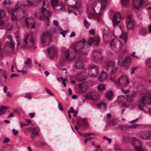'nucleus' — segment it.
Returning a JSON list of instances; mask_svg holds the SVG:
<instances>
[{
  "mask_svg": "<svg viewBox=\"0 0 151 151\" xmlns=\"http://www.w3.org/2000/svg\"><path fill=\"white\" fill-rule=\"evenodd\" d=\"M33 4V3L32 2L30 1H28V3L27 4L23 3H18L15 7L11 10V14L12 20L15 21L18 19L16 13L18 10H22L24 8H27L28 6L32 5Z\"/></svg>",
  "mask_w": 151,
  "mask_h": 151,
  "instance_id": "1",
  "label": "nucleus"
},
{
  "mask_svg": "<svg viewBox=\"0 0 151 151\" xmlns=\"http://www.w3.org/2000/svg\"><path fill=\"white\" fill-rule=\"evenodd\" d=\"M86 43L84 40H80L77 42L74 48L75 52H79L82 55H86L88 53L89 48L86 45Z\"/></svg>",
  "mask_w": 151,
  "mask_h": 151,
  "instance_id": "2",
  "label": "nucleus"
},
{
  "mask_svg": "<svg viewBox=\"0 0 151 151\" xmlns=\"http://www.w3.org/2000/svg\"><path fill=\"white\" fill-rule=\"evenodd\" d=\"M18 37V36L16 37L17 38L16 41L17 42V44L22 48L25 47L26 45L28 47H32L34 44V39L31 35H29L25 36L23 41L21 43L19 42Z\"/></svg>",
  "mask_w": 151,
  "mask_h": 151,
  "instance_id": "3",
  "label": "nucleus"
},
{
  "mask_svg": "<svg viewBox=\"0 0 151 151\" xmlns=\"http://www.w3.org/2000/svg\"><path fill=\"white\" fill-rule=\"evenodd\" d=\"M46 1L45 0L43 3V6L41 8L40 13L43 15L44 17V20L45 22V24L47 26L49 25V17L50 16V13L44 7Z\"/></svg>",
  "mask_w": 151,
  "mask_h": 151,
  "instance_id": "4",
  "label": "nucleus"
},
{
  "mask_svg": "<svg viewBox=\"0 0 151 151\" xmlns=\"http://www.w3.org/2000/svg\"><path fill=\"white\" fill-rule=\"evenodd\" d=\"M51 37L50 33L48 32H45L41 35L40 41L43 46L48 45L50 42Z\"/></svg>",
  "mask_w": 151,
  "mask_h": 151,
  "instance_id": "5",
  "label": "nucleus"
},
{
  "mask_svg": "<svg viewBox=\"0 0 151 151\" xmlns=\"http://www.w3.org/2000/svg\"><path fill=\"white\" fill-rule=\"evenodd\" d=\"M140 101L143 106L147 104L151 105V92H147L142 97Z\"/></svg>",
  "mask_w": 151,
  "mask_h": 151,
  "instance_id": "6",
  "label": "nucleus"
},
{
  "mask_svg": "<svg viewBox=\"0 0 151 151\" xmlns=\"http://www.w3.org/2000/svg\"><path fill=\"white\" fill-rule=\"evenodd\" d=\"M118 69V67H115L114 63L113 61L107 62L105 68V70L107 72L111 70L110 73L112 74L115 73Z\"/></svg>",
  "mask_w": 151,
  "mask_h": 151,
  "instance_id": "7",
  "label": "nucleus"
},
{
  "mask_svg": "<svg viewBox=\"0 0 151 151\" xmlns=\"http://www.w3.org/2000/svg\"><path fill=\"white\" fill-rule=\"evenodd\" d=\"M98 68L96 66L92 67L89 69L88 74L91 78H95L98 75Z\"/></svg>",
  "mask_w": 151,
  "mask_h": 151,
  "instance_id": "8",
  "label": "nucleus"
},
{
  "mask_svg": "<svg viewBox=\"0 0 151 151\" xmlns=\"http://www.w3.org/2000/svg\"><path fill=\"white\" fill-rule=\"evenodd\" d=\"M92 55L95 62L98 63H100L102 61L103 58L100 52L93 51L92 53Z\"/></svg>",
  "mask_w": 151,
  "mask_h": 151,
  "instance_id": "9",
  "label": "nucleus"
},
{
  "mask_svg": "<svg viewBox=\"0 0 151 151\" xmlns=\"http://www.w3.org/2000/svg\"><path fill=\"white\" fill-rule=\"evenodd\" d=\"M110 45L114 48H117L120 47L122 45L119 40L116 38H114L110 43Z\"/></svg>",
  "mask_w": 151,
  "mask_h": 151,
  "instance_id": "10",
  "label": "nucleus"
},
{
  "mask_svg": "<svg viewBox=\"0 0 151 151\" xmlns=\"http://www.w3.org/2000/svg\"><path fill=\"white\" fill-rule=\"evenodd\" d=\"M99 38L96 36L93 37H90L89 39V41L87 42V44L89 45H91L93 44L94 45H97L99 43Z\"/></svg>",
  "mask_w": 151,
  "mask_h": 151,
  "instance_id": "11",
  "label": "nucleus"
},
{
  "mask_svg": "<svg viewBox=\"0 0 151 151\" xmlns=\"http://www.w3.org/2000/svg\"><path fill=\"white\" fill-rule=\"evenodd\" d=\"M121 18L120 14L119 12H117L114 15L112 19L113 25L114 26L118 24Z\"/></svg>",
  "mask_w": 151,
  "mask_h": 151,
  "instance_id": "12",
  "label": "nucleus"
},
{
  "mask_svg": "<svg viewBox=\"0 0 151 151\" xmlns=\"http://www.w3.org/2000/svg\"><path fill=\"white\" fill-rule=\"evenodd\" d=\"M34 19L33 18H27L25 19V24L27 27L29 28L30 27V25H31V28H33L34 27L35 25V22L33 21Z\"/></svg>",
  "mask_w": 151,
  "mask_h": 151,
  "instance_id": "13",
  "label": "nucleus"
},
{
  "mask_svg": "<svg viewBox=\"0 0 151 151\" xmlns=\"http://www.w3.org/2000/svg\"><path fill=\"white\" fill-rule=\"evenodd\" d=\"M143 0H134L133 6L134 8L138 9L141 7L143 4Z\"/></svg>",
  "mask_w": 151,
  "mask_h": 151,
  "instance_id": "14",
  "label": "nucleus"
},
{
  "mask_svg": "<svg viewBox=\"0 0 151 151\" xmlns=\"http://www.w3.org/2000/svg\"><path fill=\"white\" fill-rule=\"evenodd\" d=\"M57 49L53 47H51L48 48L47 50L48 54L51 58H52L55 55Z\"/></svg>",
  "mask_w": 151,
  "mask_h": 151,
  "instance_id": "15",
  "label": "nucleus"
},
{
  "mask_svg": "<svg viewBox=\"0 0 151 151\" xmlns=\"http://www.w3.org/2000/svg\"><path fill=\"white\" fill-rule=\"evenodd\" d=\"M131 59L130 57L126 58L124 61H122L120 63V65L122 66H126L128 67L130 64Z\"/></svg>",
  "mask_w": 151,
  "mask_h": 151,
  "instance_id": "16",
  "label": "nucleus"
},
{
  "mask_svg": "<svg viewBox=\"0 0 151 151\" xmlns=\"http://www.w3.org/2000/svg\"><path fill=\"white\" fill-rule=\"evenodd\" d=\"M70 3L72 4L70 5V7L74 9H78L81 5V3L77 0H71Z\"/></svg>",
  "mask_w": 151,
  "mask_h": 151,
  "instance_id": "17",
  "label": "nucleus"
},
{
  "mask_svg": "<svg viewBox=\"0 0 151 151\" xmlns=\"http://www.w3.org/2000/svg\"><path fill=\"white\" fill-rule=\"evenodd\" d=\"M108 75L107 73L103 70L98 77V80L100 81L103 82L105 81Z\"/></svg>",
  "mask_w": 151,
  "mask_h": 151,
  "instance_id": "18",
  "label": "nucleus"
},
{
  "mask_svg": "<svg viewBox=\"0 0 151 151\" xmlns=\"http://www.w3.org/2000/svg\"><path fill=\"white\" fill-rule=\"evenodd\" d=\"M75 65L77 68L79 69L83 68V65L82 63V60L81 57H79L77 60H76Z\"/></svg>",
  "mask_w": 151,
  "mask_h": 151,
  "instance_id": "19",
  "label": "nucleus"
},
{
  "mask_svg": "<svg viewBox=\"0 0 151 151\" xmlns=\"http://www.w3.org/2000/svg\"><path fill=\"white\" fill-rule=\"evenodd\" d=\"M127 76L125 75H123L121 76L117 80V82L115 83V84L117 86H119L124 82Z\"/></svg>",
  "mask_w": 151,
  "mask_h": 151,
  "instance_id": "20",
  "label": "nucleus"
},
{
  "mask_svg": "<svg viewBox=\"0 0 151 151\" xmlns=\"http://www.w3.org/2000/svg\"><path fill=\"white\" fill-rule=\"evenodd\" d=\"M40 129L38 127L34 128L32 132L31 137L32 138H34L37 135L40 131Z\"/></svg>",
  "mask_w": 151,
  "mask_h": 151,
  "instance_id": "21",
  "label": "nucleus"
},
{
  "mask_svg": "<svg viewBox=\"0 0 151 151\" xmlns=\"http://www.w3.org/2000/svg\"><path fill=\"white\" fill-rule=\"evenodd\" d=\"M65 6V4L62 2H60L59 4H58L56 6L55 10L63 11Z\"/></svg>",
  "mask_w": 151,
  "mask_h": 151,
  "instance_id": "22",
  "label": "nucleus"
},
{
  "mask_svg": "<svg viewBox=\"0 0 151 151\" xmlns=\"http://www.w3.org/2000/svg\"><path fill=\"white\" fill-rule=\"evenodd\" d=\"M89 95L90 98L92 100H98L100 98L99 94L96 92H91L89 93Z\"/></svg>",
  "mask_w": 151,
  "mask_h": 151,
  "instance_id": "23",
  "label": "nucleus"
},
{
  "mask_svg": "<svg viewBox=\"0 0 151 151\" xmlns=\"http://www.w3.org/2000/svg\"><path fill=\"white\" fill-rule=\"evenodd\" d=\"M65 59L68 60L72 59L74 57V54L72 53H70L69 50L67 49L65 53Z\"/></svg>",
  "mask_w": 151,
  "mask_h": 151,
  "instance_id": "24",
  "label": "nucleus"
},
{
  "mask_svg": "<svg viewBox=\"0 0 151 151\" xmlns=\"http://www.w3.org/2000/svg\"><path fill=\"white\" fill-rule=\"evenodd\" d=\"M6 75L3 70L0 69V81H6Z\"/></svg>",
  "mask_w": 151,
  "mask_h": 151,
  "instance_id": "25",
  "label": "nucleus"
},
{
  "mask_svg": "<svg viewBox=\"0 0 151 151\" xmlns=\"http://www.w3.org/2000/svg\"><path fill=\"white\" fill-rule=\"evenodd\" d=\"M128 22L127 24V27L128 29L133 30L134 29L133 27L134 25V21L128 18Z\"/></svg>",
  "mask_w": 151,
  "mask_h": 151,
  "instance_id": "26",
  "label": "nucleus"
},
{
  "mask_svg": "<svg viewBox=\"0 0 151 151\" xmlns=\"http://www.w3.org/2000/svg\"><path fill=\"white\" fill-rule=\"evenodd\" d=\"M131 144L134 147L135 146L141 145V143L140 141L135 138H133L132 139Z\"/></svg>",
  "mask_w": 151,
  "mask_h": 151,
  "instance_id": "27",
  "label": "nucleus"
},
{
  "mask_svg": "<svg viewBox=\"0 0 151 151\" xmlns=\"http://www.w3.org/2000/svg\"><path fill=\"white\" fill-rule=\"evenodd\" d=\"M78 123L80 124H82L84 126H87L88 125V123L86 119H81L78 121Z\"/></svg>",
  "mask_w": 151,
  "mask_h": 151,
  "instance_id": "28",
  "label": "nucleus"
},
{
  "mask_svg": "<svg viewBox=\"0 0 151 151\" xmlns=\"http://www.w3.org/2000/svg\"><path fill=\"white\" fill-rule=\"evenodd\" d=\"M127 33L126 32L122 33L119 36L120 38L123 40L125 43H126L127 41Z\"/></svg>",
  "mask_w": 151,
  "mask_h": 151,
  "instance_id": "29",
  "label": "nucleus"
},
{
  "mask_svg": "<svg viewBox=\"0 0 151 151\" xmlns=\"http://www.w3.org/2000/svg\"><path fill=\"white\" fill-rule=\"evenodd\" d=\"M78 86L79 88L82 92H84L86 91L88 89L87 87H86L83 83H79Z\"/></svg>",
  "mask_w": 151,
  "mask_h": 151,
  "instance_id": "30",
  "label": "nucleus"
},
{
  "mask_svg": "<svg viewBox=\"0 0 151 151\" xmlns=\"http://www.w3.org/2000/svg\"><path fill=\"white\" fill-rule=\"evenodd\" d=\"M142 139H149L151 138V132L150 131H148L147 132L146 134L141 137Z\"/></svg>",
  "mask_w": 151,
  "mask_h": 151,
  "instance_id": "31",
  "label": "nucleus"
},
{
  "mask_svg": "<svg viewBox=\"0 0 151 151\" xmlns=\"http://www.w3.org/2000/svg\"><path fill=\"white\" fill-rule=\"evenodd\" d=\"M30 63V60L27 59L26 61L24 62V66L23 68L24 69L27 71V69L29 67Z\"/></svg>",
  "mask_w": 151,
  "mask_h": 151,
  "instance_id": "32",
  "label": "nucleus"
},
{
  "mask_svg": "<svg viewBox=\"0 0 151 151\" xmlns=\"http://www.w3.org/2000/svg\"><path fill=\"white\" fill-rule=\"evenodd\" d=\"M113 94L111 91H107L106 93V97L109 99H111L113 97Z\"/></svg>",
  "mask_w": 151,
  "mask_h": 151,
  "instance_id": "33",
  "label": "nucleus"
},
{
  "mask_svg": "<svg viewBox=\"0 0 151 151\" xmlns=\"http://www.w3.org/2000/svg\"><path fill=\"white\" fill-rule=\"evenodd\" d=\"M129 82V78L127 76L124 82L122 83H121L119 86L122 87H126L128 85Z\"/></svg>",
  "mask_w": 151,
  "mask_h": 151,
  "instance_id": "34",
  "label": "nucleus"
},
{
  "mask_svg": "<svg viewBox=\"0 0 151 151\" xmlns=\"http://www.w3.org/2000/svg\"><path fill=\"white\" fill-rule=\"evenodd\" d=\"M6 109V107L4 106H1L0 107V116L5 113Z\"/></svg>",
  "mask_w": 151,
  "mask_h": 151,
  "instance_id": "35",
  "label": "nucleus"
},
{
  "mask_svg": "<svg viewBox=\"0 0 151 151\" xmlns=\"http://www.w3.org/2000/svg\"><path fill=\"white\" fill-rule=\"evenodd\" d=\"M5 15L4 12L3 11H0V19L3 17ZM4 21L0 19V26L3 25L4 24Z\"/></svg>",
  "mask_w": 151,
  "mask_h": 151,
  "instance_id": "36",
  "label": "nucleus"
},
{
  "mask_svg": "<svg viewBox=\"0 0 151 151\" xmlns=\"http://www.w3.org/2000/svg\"><path fill=\"white\" fill-rule=\"evenodd\" d=\"M94 12L96 14H94L92 13H90L88 16V17L89 19H92L97 18L98 13H96L95 11V10L93 9Z\"/></svg>",
  "mask_w": 151,
  "mask_h": 151,
  "instance_id": "37",
  "label": "nucleus"
},
{
  "mask_svg": "<svg viewBox=\"0 0 151 151\" xmlns=\"http://www.w3.org/2000/svg\"><path fill=\"white\" fill-rule=\"evenodd\" d=\"M51 4L52 5L54 9H55L56 7V6L58 4V0H51Z\"/></svg>",
  "mask_w": 151,
  "mask_h": 151,
  "instance_id": "38",
  "label": "nucleus"
},
{
  "mask_svg": "<svg viewBox=\"0 0 151 151\" xmlns=\"http://www.w3.org/2000/svg\"><path fill=\"white\" fill-rule=\"evenodd\" d=\"M7 46L12 49V51L14 50V43L13 41H10L9 43L7 44Z\"/></svg>",
  "mask_w": 151,
  "mask_h": 151,
  "instance_id": "39",
  "label": "nucleus"
},
{
  "mask_svg": "<svg viewBox=\"0 0 151 151\" xmlns=\"http://www.w3.org/2000/svg\"><path fill=\"white\" fill-rule=\"evenodd\" d=\"M141 145L135 146L134 147L135 150L137 151H145L142 148Z\"/></svg>",
  "mask_w": 151,
  "mask_h": 151,
  "instance_id": "40",
  "label": "nucleus"
},
{
  "mask_svg": "<svg viewBox=\"0 0 151 151\" xmlns=\"http://www.w3.org/2000/svg\"><path fill=\"white\" fill-rule=\"evenodd\" d=\"M97 88L99 90H101L105 89V86L104 84H101L98 86Z\"/></svg>",
  "mask_w": 151,
  "mask_h": 151,
  "instance_id": "41",
  "label": "nucleus"
},
{
  "mask_svg": "<svg viewBox=\"0 0 151 151\" xmlns=\"http://www.w3.org/2000/svg\"><path fill=\"white\" fill-rule=\"evenodd\" d=\"M125 99V97L123 96H119L117 98V101L119 102H120L123 100Z\"/></svg>",
  "mask_w": 151,
  "mask_h": 151,
  "instance_id": "42",
  "label": "nucleus"
},
{
  "mask_svg": "<svg viewBox=\"0 0 151 151\" xmlns=\"http://www.w3.org/2000/svg\"><path fill=\"white\" fill-rule=\"evenodd\" d=\"M103 38L104 40H107L110 38V36L108 34H104L103 35Z\"/></svg>",
  "mask_w": 151,
  "mask_h": 151,
  "instance_id": "43",
  "label": "nucleus"
},
{
  "mask_svg": "<svg viewBox=\"0 0 151 151\" xmlns=\"http://www.w3.org/2000/svg\"><path fill=\"white\" fill-rule=\"evenodd\" d=\"M86 86V87H87L88 89L89 88V87L91 86V81H88V82H85L83 83Z\"/></svg>",
  "mask_w": 151,
  "mask_h": 151,
  "instance_id": "44",
  "label": "nucleus"
},
{
  "mask_svg": "<svg viewBox=\"0 0 151 151\" xmlns=\"http://www.w3.org/2000/svg\"><path fill=\"white\" fill-rule=\"evenodd\" d=\"M83 22L86 27L87 28H88L90 24L86 19H84Z\"/></svg>",
  "mask_w": 151,
  "mask_h": 151,
  "instance_id": "45",
  "label": "nucleus"
},
{
  "mask_svg": "<svg viewBox=\"0 0 151 151\" xmlns=\"http://www.w3.org/2000/svg\"><path fill=\"white\" fill-rule=\"evenodd\" d=\"M45 89L47 94H49L51 96H54V95L53 93L51 92L48 88H45Z\"/></svg>",
  "mask_w": 151,
  "mask_h": 151,
  "instance_id": "46",
  "label": "nucleus"
},
{
  "mask_svg": "<svg viewBox=\"0 0 151 151\" xmlns=\"http://www.w3.org/2000/svg\"><path fill=\"white\" fill-rule=\"evenodd\" d=\"M102 106H105L106 104L105 103L102 104L100 103L99 104H97V107L99 109L102 107Z\"/></svg>",
  "mask_w": 151,
  "mask_h": 151,
  "instance_id": "47",
  "label": "nucleus"
},
{
  "mask_svg": "<svg viewBox=\"0 0 151 151\" xmlns=\"http://www.w3.org/2000/svg\"><path fill=\"white\" fill-rule=\"evenodd\" d=\"M12 25L11 24H8L7 28V29L9 30H11L12 29Z\"/></svg>",
  "mask_w": 151,
  "mask_h": 151,
  "instance_id": "48",
  "label": "nucleus"
},
{
  "mask_svg": "<svg viewBox=\"0 0 151 151\" xmlns=\"http://www.w3.org/2000/svg\"><path fill=\"white\" fill-rule=\"evenodd\" d=\"M11 3V1L8 0H6L4 1V5H8Z\"/></svg>",
  "mask_w": 151,
  "mask_h": 151,
  "instance_id": "49",
  "label": "nucleus"
},
{
  "mask_svg": "<svg viewBox=\"0 0 151 151\" xmlns=\"http://www.w3.org/2000/svg\"><path fill=\"white\" fill-rule=\"evenodd\" d=\"M25 96L26 97L28 98L29 99H31L32 98L31 96L29 93H25Z\"/></svg>",
  "mask_w": 151,
  "mask_h": 151,
  "instance_id": "50",
  "label": "nucleus"
},
{
  "mask_svg": "<svg viewBox=\"0 0 151 151\" xmlns=\"http://www.w3.org/2000/svg\"><path fill=\"white\" fill-rule=\"evenodd\" d=\"M132 95L127 96V100L129 102L131 101L132 98Z\"/></svg>",
  "mask_w": 151,
  "mask_h": 151,
  "instance_id": "51",
  "label": "nucleus"
},
{
  "mask_svg": "<svg viewBox=\"0 0 151 151\" xmlns=\"http://www.w3.org/2000/svg\"><path fill=\"white\" fill-rule=\"evenodd\" d=\"M103 139H104L107 140L108 141L109 143H110L111 141V139L105 136L103 137Z\"/></svg>",
  "mask_w": 151,
  "mask_h": 151,
  "instance_id": "52",
  "label": "nucleus"
},
{
  "mask_svg": "<svg viewBox=\"0 0 151 151\" xmlns=\"http://www.w3.org/2000/svg\"><path fill=\"white\" fill-rule=\"evenodd\" d=\"M122 3L123 5L127 4L129 1V0H121Z\"/></svg>",
  "mask_w": 151,
  "mask_h": 151,
  "instance_id": "53",
  "label": "nucleus"
},
{
  "mask_svg": "<svg viewBox=\"0 0 151 151\" xmlns=\"http://www.w3.org/2000/svg\"><path fill=\"white\" fill-rule=\"evenodd\" d=\"M74 111V109L73 107H71L68 112H69V113H73Z\"/></svg>",
  "mask_w": 151,
  "mask_h": 151,
  "instance_id": "54",
  "label": "nucleus"
},
{
  "mask_svg": "<svg viewBox=\"0 0 151 151\" xmlns=\"http://www.w3.org/2000/svg\"><path fill=\"white\" fill-rule=\"evenodd\" d=\"M123 55H119L118 58V63H119V64H120V61L122 59V58L123 57Z\"/></svg>",
  "mask_w": 151,
  "mask_h": 151,
  "instance_id": "55",
  "label": "nucleus"
},
{
  "mask_svg": "<svg viewBox=\"0 0 151 151\" xmlns=\"http://www.w3.org/2000/svg\"><path fill=\"white\" fill-rule=\"evenodd\" d=\"M13 134L14 135H16L18 133V131L14 129H13L12 130Z\"/></svg>",
  "mask_w": 151,
  "mask_h": 151,
  "instance_id": "56",
  "label": "nucleus"
},
{
  "mask_svg": "<svg viewBox=\"0 0 151 151\" xmlns=\"http://www.w3.org/2000/svg\"><path fill=\"white\" fill-rule=\"evenodd\" d=\"M58 108L60 110L62 111L63 110V108L60 103H59L58 104Z\"/></svg>",
  "mask_w": 151,
  "mask_h": 151,
  "instance_id": "57",
  "label": "nucleus"
},
{
  "mask_svg": "<svg viewBox=\"0 0 151 151\" xmlns=\"http://www.w3.org/2000/svg\"><path fill=\"white\" fill-rule=\"evenodd\" d=\"M35 17L39 19H40L41 18V16L40 14H39L38 13H35Z\"/></svg>",
  "mask_w": 151,
  "mask_h": 151,
  "instance_id": "58",
  "label": "nucleus"
},
{
  "mask_svg": "<svg viewBox=\"0 0 151 151\" xmlns=\"http://www.w3.org/2000/svg\"><path fill=\"white\" fill-rule=\"evenodd\" d=\"M91 35H93L95 34L94 30L93 29H92L89 31Z\"/></svg>",
  "mask_w": 151,
  "mask_h": 151,
  "instance_id": "59",
  "label": "nucleus"
},
{
  "mask_svg": "<svg viewBox=\"0 0 151 151\" xmlns=\"http://www.w3.org/2000/svg\"><path fill=\"white\" fill-rule=\"evenodd\" d=\"M9 141V139L8 138H5L4 139L3 141L4 143H6L8 142Z\"/></svg>",
  "mask_w": 151,
  "mask_h": 151,
  "instance_id": "60",
  "label": "nucleus"
},
{
  "mask_svg": "<svg viewBox=\"0 0 151 151\" xmlns=\"http://www.w3.org/2000/svg\"><path fill=\"white\" fill-rule=\"evenodd\" d=\"M85 97L86 99L87 100L89 99V97H90V96L89 95V93H88L85 96Z\"/></svg>",
  "mask_w": 151,
  "mask_h": 151,
  "instance_id": "61",
  "label": "nucleus"
},
{
  "mask_svg": "<svg viewBox=\"0 0 151 151\" xmlns=\"http://www.w3.org/2000/svg\"><path fill=\"white\" fill-rule=\"evenodd\" d=\"M58 22L56 20H54L53 21V24L55 26H57L58 24Z\"/></svg>",
  "mask_w": 151,
  "mask_h": 151,
  "instance_id": "62",
  "label": "nucleus"
},
{
  "mask_svg": "<svg viewBox=\"0 0 151 151\" xmlns=\"http://www.w3.org/2000/svg\"><path fill=\"white\" fill-rule=\"evenodd\" d=\"M139 126V125L138 124H135L133 125L132 126V128H135L136 127H137Z\"/></svg>",
  "mask_w": 151,
  "mask_h": 151,
  "instance_id": "63",
  "label": "nucleus"
},
{
  "mask_svg": "<svg viewBox=\"0 0 151 151\" xmlns=\"http://www.w3.org/2000/svg\"><path fill=\"white\" fill-rule=\"evenodd\" d=\"M151 61V59L149 58L148 59L146 60V63L148 65L150 64V61Z\"/></svg>",
  "mask_w": 151,
  "mask_h": 151,
  "instance_id": "64",
  "label": "nucleus"
}]
</instances>
